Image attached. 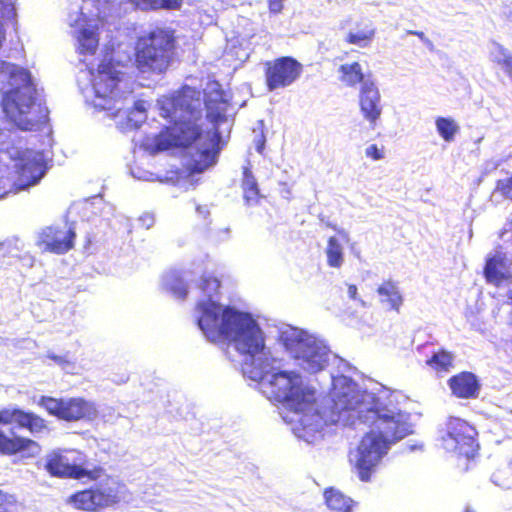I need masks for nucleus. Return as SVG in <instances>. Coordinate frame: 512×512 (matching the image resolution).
I'll return each mask as SVG.
<instances>
[{
	"instance_id": "nucleus-1",
	"label": "nucleus",
	"mask_w": 512,
	"mask_h": 512,
	"mask_svg": "<svg viewBox=\"0 0 512 512\" xmlns=\"http://www.w3.org/2000/svg\"><path fill=\"white\" fill-rule=\"evenodd\" d=\"M369 413L372 419L370 430L349 458L352 470L361 482H370L390 446L410 433L405 414L389 409L380 399L374 401Z\"/></svg>"
},
{
	"instance_id": "nucleus-2",
	"label": "nucleus",
	"mask_w": 512,
	"mask_h": 512,
	"mask_svg": "<svg viewBox=\"0 0 512 512\" xmlns=\"http://www.w3.org/2000/svg\"><path fill=\"white\" fill-rule=\"evenodd\" d=\"M199 307L197 324L209 341H231L240 354L252 357L263 351L262 331L250 315L229 306L223 308L216 301L203 302Z\"/></svg>"
},
{
	"instance_id": "nucleus-3",
	"label": "nucleus",
	"mask_w": 512,
	"mask_h": 512,
	"mask_svg": "<svg viewBox=\"0 0 512 512\" xmlns=\"http://www.w3.org/2000/svg\"><path fill=\"white\" fill-rule=\"evenodd\" d=\"M2 72L7 75V83L10 86L1 99L5 116L20 130H36L40 120L33 112L34 88L29 70L15 64L4 63Z\"/></svg>"
},
{
	"instance_id": "nucleus-4",
	"label": "nucleus",
	"mask_w": 512,
	"mask_h": 512,
	"mask_svg": "<svg viewBox=\"0 0 512 512\" xmlns=\"http://www.w3.org/2000/svg\"><path fill=\"white\" fill-rule=\"evenodd\" d=\"M15 424L31 435L49 432L48 422L40 415L18 407L0 409V425ZM41 452L40 444L32 438L12 434L7 435L0 428V455L16 456L21 460L35 458Z\"/></svg>"
},
{
	"instance_id": "nucleus-5",
	"label": "nucleus",
	"mask_w": 512,
	"mask_h": 512,
	"mask_svg": "<svg viewBox=\"0 0 512 512\" xmlns=\"http://www.w3.org/2000/svg\"><path fill=\"white\" fill-rule=\"evenodd\" d=\"M176 48L175 31L155 27L136 38L133 48V65L141 74L163 75L174 62Z\"/></svg>"
},
{
	"instance_id": "nucleus-6",
	"label": "nucleus",
	"mask_w": 512,
	"mask_h": 512,
	"mask_svg": "<svg viewBox=\"0 0 512 512\" xmlns=\"http://www.w3.org/2000/svg\"><path fill=\"white\" fill-rule=\"evenodd\" d=\"M228 102L222 97L205 100L206 118L212 124L211 131L205 133L203 141L196 146L186 165L188 175L200 174L217 163L223 147L219 126L227 120Z\"/></svg>"
},
{
	"instance_id": "nucleus-7",
	"label": "nucleus",
	"mask_w": 512,
	"mask_h": 512,
	"mask_svg": "<svg viewBox=\"0 0 512 512\" xmlns=\"http://www.w3.org/2000/svg\"><path fill=\"white\" fill-rule=\"evenodd\" d=\"M46 163L41 152L11 144L0 148V171L7 172L11 186L23 190L35 185L46 172Z\"/></svg>"
},
{
	"instance_id": "nucleus-8",
	"label": "nucleus",
	"mask_w": 512,
	"mask_h": 512,
	"mask_svg": "<svg viewBox=\"0 0 512 512\" xmlns=\"http://www.w3.org/2000/svg\"><path fill=\"white\" fill-rule=\"evenodd\" d=\"M269 397L296 413L311 410L316 402L315 390L304 384L294 371H278L271 375L267 385Z\"/></svg>"
},
{
	"instance_id": "nucleus-9",
	"label": "nucleus",
	"mask_w": 512,
	"mask_h": 512,
	"mask_svg": "<svg viewBox=\"0 0 512 512\" xmlns=\"http://www.w3.org/2000/svg\"><path fill=\"white\" fill-rule=\"evenodd\" d=\"M201 113L171 121L158 134L146 137L143 147L150 154H157L170 148H189L199 142L203 131L200 124Z\"/></svg>"
},
{
	"instance_id": "nucleus-10",
	"label": "nucleus",
	"mask_w": 512,
	"mask_h": 512,
	"mask_svg": "<svg viewBox=\"0 0 512 512\" xmlns=\"http://www.w3.org/2000/svg\"><path fill=\"white\" fill-rule=\"evenodd\" d=\"M45 469L52 477L97 480L104 474L101 466L87 468L85 455L79 451H53L46 456Z\"/></svg>"
},
{
	"instance_id": "nucleus-11",
	"label": "nucleus",
	"mask_w": 512,
	"mask_h": 512,
	"mask_svg": "<svg viewBox=\"0 0 512 512\" xmlns=\"http://www.w3.org/2000/svg\"><path fill=\"white\" fill-rule=\"evenodd\" d=\"M477 431L466 420L449 417L439 438L443 449L458 456L471 458L477 451Z\"/></svg>"
},
{
	"instance_id": "nucleus-12",
	"label": "nucleus",
	"mask_w": 512,
	"mask_h": 512,
	"mask_svg": "<svg viewBox=\"0 0 512 512\" xmlns=\"http://www.w3.org/2000/svg\"><path fill=\"white\" fill-rule=\"evenodd\" d=\"M123 485L112 481L109 486H96L74 493L70 497L73 506L82 511L96 512L114 506L121 501L119 488Z\"/></svg>"
},
{
	"instance_id": "nucleus-13",
	"label": "nucleus",
	"mask_w": 512,
	"mask_h": 512,
	"mask_svg": "<svg viewBox=\"0 0 512 512\" xmlns=\"http://www.w3.org/2000/svg\"><path fill=\"white\" fill-rule=\"evenodd\" d=\"M303 65L292 56H281L264 64L265 86L268 91L286 88L300 78Z\"/></svg>"
},
{
	"instance_id": "nucleus-14",
	"label": "nucleus",
	"mask_w": 512,
	"mask_h": 512,
	"mask_svg": "<svg viewBox=\"0 0 512 512\" xmlns=\"http://www.w3.org/2000/svg\"><path fill=\"white\" fill-rule=\"evenodd\" d=\"M38 405L49 415L67 422L82 420L92 412V405L83 398H54L41 396Z\"/></svg>"
},
{
	"instance_id": "nucleus-15",
	"label": "nucleus",
	"mask_w": 512,
	"mask_h": 512,
	"mask_svg": "<svg viewBox=\"0 0 512 512\" xmlns=\"http://www.w3.org/2000/svg\"><path fill=\"white\" fill-rule=\"evenodd\" d=\"M199 101V92L194 88L185 85L165 97L161 104L163 116L167 119L175 120L190 116L192 113H201V111L192 105L194 97Z\"/></svg>"
},
{
	"instance_id": "nucleus-16",
	"label": "nucleus",
	"mask_w": 512,
	"mask_h": 512,
	"mask_svg": "<svg viewBox=\"0 0 512 512\" xmlns=\"http://www.w3.org/2000/svg\"><path fill=\"white\" fill-rule=\"evenodd\" d=\"M122 64L112 58H104L98 65L96 74L92 78L95 95L99 98L111 97L123 79L124 73L119 70Z\"/></svg>"
},
{
	"instance_id": "nucleus-17",
	"label": "nucleus",
	"mask_w": 512,
	"mask_h": 512,
	"mask_svg": "<svg viewBox=\"0 0 512 512\" xmlns=\"http://www.w3.org/2000/svg\"><path fill=\"white\" fill-rule=\"evenodd\" d=\"M359 108L363 118L374 128L382 114V103L379 89L371 80L360 86Z\"/></svg>"
},
{
	"instance_id": "nucleus-18",
	"label": "nucleus",
	"mask_w": 512,
	"mask_h": 512,
	"mask_svg": "<svg viewBox=\"0 0 512 512\" xmlns=\"http://www.w3.org/2000/svg\"><path fill=\"white\" fill-rule=\"evenodd\" d=\"M295 358L300 360L301 367L311 374L323 370L328 363L327 352L315 342L301 343L296 350Z\"/></svg>"
},
{
	"instance_id": "nucleus-19",
	"label": "nucleus",
	"mask_w": 512,
	"mask_h": 512,
	"mask_svg": "<svg viewBox=\"0 0 512 512\" xmlns=\"http://www.w3.org/2000/svg\"><path fill=\"white\" fill-rule=\"evenodd\" d=\"M76 234L73 229L64 231L62 229L47 227L40 235V245L44 250L64 254L74 246Z\"/></svg>"
},
{
	"instance_id": "nucleus-20",
	"label": "nucleus",
	"mask_w": 512,
	"mask_h": 512,
	"mask_svg": "<svg viewBox=\"0 0 512 512\" xmlns=\"http://www.w3.org/2000/svg\"><path fill=\"white\" fill-rule=\"evenodd\" d=\"M447 384L452 395L459 399H475L481 389L478 377L470 371H462L451 376Z\"/></svg>"
},
{
	"instance_id": "nucleus-21",
	"label": "nucleus",
	"mask_w": 512,
	"mask_h": 512,
	"mask_svg": "<svg viewBox=\"0 0 512 512\" xmlns=\"http://www.w3.org/2000/svg\"><path fill=\"white\" fill-rule=\"evenodd\" d=\"M324 502L330 512H356L358 502L334 487L323 492Z\"/></svg>"
},
{
	"instance_id": "nucleus-22",
	"label": "nucleus",
	"mask_w": 512,
	"mask_h": 512,
	"mask_svg": "<svg viewBox=\"0 0 512 512\" xmlns=\"http://www.w3.org/2000/svg\"><path fill=\"white\" fill-rule=\"evenodd\" d=\"M483 274L488 283L496 286H499L503 281L510 277L506 271L505 259L499 255L490 257L486 260Z\"/></svg>"
},
{
	"instance_id": "nucleus-23",
	"label": "nucleus",
	"mask_w": 512,
	"mask_h": 512,
	"mask_svg": "<svg viewBox=\"0 0 512 512\" xmlns=\"http://www.w3.org/2000/svg\"><path fill=\"white\" fill-rule=\"evenodd\" d=\"M77 51L81 55H94L99 46V32L97 26L84 27L77 32Z\"/></svg>"
},
{
	"instance_id": "nucleus-24",
	"label": "nucleus",
	"mask_w": 512,
	"mask_h": 512,
	"mask_svg": "<svg viewBox=\"0 0 512 512\" xmlns=\"http://www.w3.org/2000/svg\"><path fill=\"white\" fill-rule=\"evenodd\" d=\"M379 296L384 298V302L388 303L391 310L400 311L404 299L395 281L388 279L382 282L377 288Z\"/></svg>"
},
{
	"instance_id": "nucleus-25",
	"label": "nucleus",
	"mask_w": 512,
	"mask_h": 512,
	"mask_svg": "<svg viewBox=\"0 0 512 512\" xmlns=\"http://www.w3.org/2000/svg\"><path fill=\"white\" fill-rule=\"evenodd\" d=\"M242 173L241 188L243 190V198L247 204H256L261 198L256 178L249 167H244Z\"/></svg>"
},
{
	"instance_id": "nucleus-26",
	"label": "nucleus",
	"mask_w": 512,
	"mask_h": 512,
	"mask_svg": "<svg viewBox=\"0 0 512 512\" xmlns=\"http://www.w3.org/2000/svg\"><path fill=\"white\" fill-rule=\"evenodd\" d=\"M340 73V81L348 87H355L363 84L364 74L359 62L354 61L349 64H342L338 69Z\"/></svg>"
},
{
	"instance_id": "nucleus-27",
	"label": "nucleus",
	"mask_w": 512,
	"mask_h": 512,
	"mask_svg": "<svg viewBox=\"0 0 512 512\" xmlns=\"http://www.w3.org/2000/svg\"><path fill=\"white\" fill-rule=\"evenodd\" d=\"M454 355L440 348L426 360V364L437 373L448 372L453 367Z\"/></svg>"
},
{
	"instance_id": "nucleus-28",
	"label": "nucleus",
	"mask_w": 512,
	"mask_h": 512,
	"mask_svg": "<svg viewBox=\"0 0 512 512\" xmlns=\"http://www.w3.org/2000/svg\"><path fill=\"white\" fill-rule=\"evenodd\" d=\"M135 7L143 11L178 10L183 0H129Z\"/></svg>"
},
{
	"instance_id": "nucleus-29",
	"label": "nucleus",
	"mask_w": 512,
	"mask_h": 512,
	"mask_svg": "<svg viewBox=\"0 0 512 512\" xmlns=\"http://www.w3.org/2000/svg\"><path fill=\"white\" fill-rule=\"evenodd\" d=\"M327 265L331 268H340L344 263V250L335 236H331L327 240L326 247Z\"/></svg>"
},
{
	"instance_id": "nucleus-30",
	"label": "nucleus",
	"mask_w": 512,
	"mask_h": 512,
	"mask_svg": "<svg viewBox=\"0 0 512 512\" xmlns=\"http://www.w3.org/2000/svg\"><path fill=\"white\" fill-rule=\"evenodd\" d=\"M375 28L373 27H364L358 29L357 31H350L344 41L350 45H356L361 48H366L370 46L373 39L375 38Z\"/></svg>"
},
{
	"instance_id": "nucleus-31",
	"label": "nucleus",
	"mask_w": 512,
	"mask_h": 512,
	"mask_svg": "<svg viewBox=\"0 0 512 512\" xmlns=\"http://www.w3.org/2000/svg\"><path fill=\"white\" fill-rule=\"evenodd\" d=\"M220 286H221V283L217 277H215L213 275L202 276L200 283H199V288L203 292V294L207 297V299L200 301L197 304V309L200 313H201V310L199 307L200 304L203 302H207V301H213L211 298L214 295H217L219 293Z\"/></svg>"
},
{
	"instance_id": "nucleus-32",
	"label": "nucleus",
	"mask_w": 512,
	"mask_h": 512,
	"mask_svg": "<svg viewBox=\"0 0 512 512\" xmlns=\"http://www.w3.org/2000/svg\"><path fill=\"white\" fill-rule=\"evenodd\" d=\"M436 128L439 135L446 142H451L454 140L455 135L457 134L459 127L451 118L446 117H438L435 120Z\"/></svg>"
},
{
	"instance_id": "nucleus-33",
	"label": "nucleus",
	"mask_w": 512,
	"mask_h": 512,
	"mask_svg": "<svg viewBox=\"0 0 512 512\" xmlns=\"http://www.w3.org/2000/svg\"><path fill=\"white\" fill-rule=\"evenodd\" d=\"M19 501L16 495L0 489V512H18Z\"/></svg>"
},
{
	"instance_id": "nucleus-34",
	"label": "nucleus",
	"mask_w": 512,
	"mask_h": 512,
	"mask_svg": "<svg viewBox=\"0 0 512 512\" xmlns=\"http://www.w3.org/2000/svg\"><path fill=\"white\" fill-rule=\"evenodd\" d=\"M494 191L503 198L512 200V175L507 178L498 179Z\"/></svg>"
},
{
	"instance_id": "nucleus-35",
	"label": "nucleus",
	"mask_w": 512,
	"mask_h": 512,
	"mask_svg": "<svg viewBox=\"0 0 512 512\" xmlns=\"http://www.w3.org/2000/svg\"><path fill=\"white\" fill-rule=\"evenodd\" d=\"M337 400H334V406L337 410L339 411H347V410H351L353 408V405L350 401V399L348 398V394L347 393H341V394H337L336 395Z\"/></svg>"
},
{
	"instance_id": "nucleus-36",
	"label": "nucleus",
	"mask_w": 512,
	"mask_h": 512,
	"mask_svg": "<svg viewBox=\"0 0 512 512\" xmlns=\"http://www.w3.org/2000/svg\"><path fill=\"white\" fill-rule=\"evenodd\" d=\"M365 154L368 158L375 160V161L384 158L383 148L378 147L376 144L370 145L366 149Z\"/></svg>"
},
{
	"instance_id": "nucleus-37",
	"label": "nucleus",
	"mask_w": 512,
	"mask_h": 512,
	"mask_svg": "<svg viewBox=\"0 0 512 512\" xmlns=\"http://www.w3.org/2000/svg\"><path fill=\"white\" fill-rule=\"evenodd\" d=\"M46 357L60 366H67L71 364V361L68 359L67 355H56L49 352L47 353Z\"/></svg>"
},
{
	"instance_id": "nucleus-38",
	"label": "nucleus",
	"mask_w": 512,
	"mask_h": 512,
	"mask_svg": "<svg viewBox=\"0 0 512 512\" xmlns=\"http://www.w3.org/2000/svg\"><path fill=\"white\" fill-rule=\"evenodd\" d=\"M170 290L174 296H176L180 299H184L187 296V292H188L186 285H184L182 283L172 285L170 287Z\"/></svg>"
},
{
	"instance_id": "nucleus-39",
	"label": "nucleus",
	"mask_w": 512,
	"mask_h": 512,
	"mask_svg": "<svg viewBox=\"0 0 512 512\" xmlns=\"http://www.w3.org/2000/svg\"><path fill=\"white\" fill-rule=\"evenodd\" d=\"M325 226H326L327 228H330V229H332V230L336 231V232L338 233V235L341 237V239H342L344 242H349L350 238H349V234H348V232H347L346 230H344V229H339V228L337 227V225H335V224H333V223H330V222H327V223L325 224Z\"/></svg>"
},
{
	"instance_id": "nucleus-40",
	"label": "nucleus",
	"mask_w": 512,
	"mask_h": 512,
	"mask_svg": "<svg viewBox=\"0 0 512 512\" xmlns=\"http://www.w3.org/2000/svg\"><path fill=\"white\" fill-rule=\"evenodd\" d=\"M268 7L272 13H279L283 9V0H268Z\"/></svg>"
},
{
	"instance_id": "nucleus-41",
	"label": "nucleus",
	"mask_w": 512,
	"mask_h": 512,
	"mask_svg": "<svg viewBox=\"0 0 512 512\" xmlns=\"http://www.w3.org/2000/svg\"><path fill=\"white\" fill-rule=\"evenodd\" d=\"M348 296L351 298V299H356L357 298V286L354 285V284H350L348 285Z\"/></svg>"
},
{
	"instance_id": "nucleus-42",
	"label": "nucleus",
	"mask_w": 512,
	"mask_h": 512,
	"mask_svg": "<svg viewBox=\"0 0 512 512\" xmlns=\"http://www.w3.org/2000/svg\"><path fill=\"white\" fill-rule=\"evenodd\" d=\"M134 109L140 111V112H144L145 109H144V103L142 101H136L134 103Z\"/></svg>"
},
{
	"instance_id": "nucleus-43",
	"label": "nucleus",
	"mask_w": 512,
	"mask_h": 512,
	"mask_svg": "<svg viewBox=\"0 0 512 512\" xmlns=\"http://www.w3.org/2000/svg\"><path fill=\"white\" fill-rule=\"evenodd\" d=\"M411 34L417 35L419 37H421L423 35L422 32H411Z\"/></svg>"
},
{
	"instance_id": "nucleus-44",
	"label": "nucleus",
	"mask_w": 512,
	"mask_h": 512,
	"mask_svg": "<svg viewBox=\"0 0 512 512\" xmlns=\"http://www.w3.org/2000/svg\"><path fill=\"white\" fill-rule=\"evenodd\" d=\"M463 512H475V511L473 509H471V508H465L463 510Z\"/></svg>"
},
{
	"instance_id": "nucleus-45",
	"label": "nucleus",
	"mask_w": 512,
	"mask_h": 512,
	"mask_svg": "<svg viewBox=\"0 0 512 512\" xmlns=\"http://www.w3.org/2000/svg\"><path fill=\"white\" fill-rule=\"evenodd\" d=\"M511 413H512V409H511Z\"/></svg>"
}]
</instances>
